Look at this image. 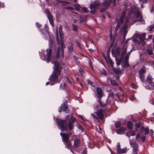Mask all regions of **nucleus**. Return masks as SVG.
I'll use <instances>...</instances> for the list:
<instances>
[{"instance_id":"nucleus-3","label":"nucleus","mask_w":154,"mask_h":154,"mask_svg":"<svg viewBox=\"0 0 154 154\" xmlns=\"http://www.w3.org/2000/svg\"><path fill=\"white\" fill-rule=\"evenodd\" d=\"M131 11L132 13L134 14L136 16V17L138 20L140 21L141 22H144V20L143 19L141 15L140 14L139 12L138 11V9L137 8L136 5H134L132 6L131 8Z\"/></svg>"},{"instance_id":"nucleus-35","label":"nucleus","mask_w":154,"mask_h":154,"mask_svg":"<svg viewBox=\"0 0 154 154\" xmlns=\"http://www.w3.org/2000/svg\"><path fill=\"white\" fill-rule=\"evenodd\" d=\"M147 53L149 55H151L153 54V51L152 50L148 49L147 51Z\"/></svg>"},{"instance_id":"nucleus-31","label":"nucleus","mask_w":154,"mask_h":154,"mask_svg":"<svg viewBox=\"0 0 154 154\" xmlns=\"http://www.w3.org/2000/svg\"><path fill=\"white\" fill-rule=\"evenodd\" d=\"M122 24V23H121L120 22V21H119V22L117 23V25L116 28V31H117L118 30V29L120 27V25Z\"/></svg>"},{"instance_id":"nucleus-25","label":"nucleus","mask_w":154,"mask_h":154,"mask_svg":"<svg viewBox=\"0 0 154 154\" xmlns=\"http://www.w3.org/2000/svg\"><path fill=\"white\" fill-rule=\"evenodd\" d=\"M146 34L145 33H143L142 34L140 35L139 37V38L141 41L144 40L145 39Z\"/></svg>"},{"instance_id":"nucleus-46","label":"nucleus","mask_w":154,"mask_h":154,"mask_svg":"<svg viewBox=\"0 0 154 154\" xmlns=\"http://www.w3.org/2000/svg\"><path fill=\"white\" fill-rule=\"evenodd\" d=\"M82 11L85 12H87L88 11V9L86 8L83 7L82 8Z\"/></svg>"},{"instance_id":"nucleus-47","label":"nucleus","mask_w":154,"mask_h":154,"mask_svg":"<svg viewBox=\"0 0 154 154\" xmlns=\"http://www.w3.org/2000/svg\"><path fill=\"white\" fill-rule=\"evenodd\" d=\"M126 149H121L120 152H119V153H125L126 150Z\"/></svg>"},{"instance_id":"nucleus-24","label":"nucleus","mask_w":154,"mask_h":154,"mask_svg":"<svg viewBox=\"0 0 154 154\" xmlns=\"http://www.w3.org/2000/svg\"><path fill=\"white\" fill-rule=\"evenodd\" d=\"M131 14V12H129V13H128V16L126 18V19L125 20V22L126 24L129 23V24H132V23H131V21H130V20H128V19L129 18V16Z\"/></svg>"},{"instance_id":"nucleus-50","label":"nucleus","mask_w":154,"mask_h":154,"mask_svg":"<svg viewBox=\"0 0 154 154\" xmlns=\"http://www.w3.org/2000/svg\"><path fill=\"white\" fill-rule=\"evenodd\" d=\"M94 10H92L90 12L92 14H94L96 12V9H93Z\"/></svg>"},{"instance_id":"nucleus-13","label":"nucleus","mask_w":154,"mask_h":154,"mask_svg":"<svg viewBox=\"0 0 154 154\" xmlns=\"http://www.w3.org/2000/svg\"><path fill=\"white\" fill-rule=\"evenodd\" d=\"M96 115L98 118L102 120L104 117L103 111L102 109L97 110L96 112Z\"/></svg>"},{"instance_id":"nucleus-6","label":"nucleus","mask_w":154,"mask_h":154,"mask_svg":"<svg viewBox=\"0 0 154 154\" xmlns=\"http://www.w3.org/2000/svg\"><path fill=\"white\" fill-rule=\"evenodd\" d=\"M72 132L70 131L69 134L60 133V135L62 137V140L64 142H67L69 140V137L72 134Z\"/></svg>"},{"instance_id":"nucleus-12","label":"nucleus","mask_w":154,"mask_h":154,"mask_svg":"<svg viewBox=\"0 0 154 154\" xmlns=\"http://www.w3.org/2000/svg\"><path fill=\"white\" fill-rule=\"evenodd\" d=\"M47 52L46 56H47V62L48 63L51 59V55L52 52L51 49L50 48H47L46 50Z\"/></svg>"},{"instance_id":"nucleus-52","label":"nucleus","mask_w":154,"mask_h":154,"mask_svg":"<svg viewBox=\"0 0 154 154\" xmlns=\"http://www.w3.org/2000/svg\"><path fill=\"white\" fill-rule=\"evenodd\" d=\"M91 115L95 119L97 120H98V118L95 115H93L92 113L91 114Z\"/></svg>"},{"instance_id":"nucleus-2","label":"nucleus","mask_w":154,"mask_h":154,"mask_svg":"<svg viewBox=\"0 0 154 154\" xmlns=\"http://www.w3.org/2000/svg\"><path fill=\"white\" fill-rule=\"evenodd\" d=\"M54 64L55 65V67L54 68V71L50 77L49 79L53 82H54L55 83L60 82V79L58 78L59 76L60 75V63L57 61L55 60L54 61Z\"/></svg>"},{"instance_id":"nucleus-60","label":"nucleus","mask_w":154,"mask_h":154,"mask_svg":"<svg viewBox=\"0 0 154 154\" xmlns=\"http://www.w3.org/2000/svg\"><path fill=\"white\" fill-rule=\"evenodd\" d=\"M100 105L101 106H102V107H105L106 106V104H104V103H103L102 102H101V104L102 105H101L100 104Z\"/></svg>"},{"instance_id":"nucleus-27","label":"nucleus","mask_w":154,"mask_h":154,"mask_svg":"<svg viewBox=\"0 0 154 154\" xmlns=\"http://www.w3.org/2000/svg\"><path fill=\"white\" fill-rule=\"evenodd\" d=\"M65 145L68 149H70L71 147V144L70 142L68 141L67 142H65Z\"/></svg>"},{"instance_id":"nucleus-63","label":"nucleus","mask_w":154,"mask_h":154,"mask_svg":"<svg viewBox=\"0 0 154 154\" xmlns=\"http://www.w3.org/2000/svg\"><path fill=\"white\" fill-rule=\"evenodd\" d=\"M45 29L47 32L48 31V27L46 25H45Z\"/></svg>"},{"instance_id":"nucleus-62","label":"nucleus","mask_w":154,"mask_h":154,"mask_svg":"<svg viewBox=\"0 0 154 154\" xmlns=\"http://www.w3.org/2000/svg\"><path fill=\"white\" fill-rule=\"evenodd\" d=\"M67 8L68 10H72L73 9L72 7H67Z\"/></svg>"},{"instance_id":"nucleus-55","label":"nucleus","mask_w":154,"mask_h":154,"mask_svg":"<svg viewBox=\"0 0 154 154\" xmlns=\"http://www.w3.org/2000/svg\"><path fill=\"white\" fill-rule=\"evenodd\" d=\"M36 24L37 25V26L38 28H40L42 26L41 25V24H39V23H36Z\"/></svg>"},{"instance_id":"nucleus-28","label":"nucleus","mask_w":154,"mask_h":154,"mask_svg":"<svg viewBox=\"0 0 154 154\" xmlns=\"http://www.w3.org/2000/svg\"><path fill=\"white\" fill-rule=\"evenodd\" d=\"M121 125V123L119 121H117L116 122L115 124V126L116 128H118Z\"/></svg>"},{"instance_id":"nucleus-23","label":"nucleus","mask_w":154,"mask_h":154,"mask_svg":"<svg viewBox=\"0 0 154 154\" xmlns=\"http://www.w3.org/2000/svg\"><path fill=\"white\" fill-rule=\"evenodd\" d=\"M146 71V68L144 67H143L139 71V74L140 75H143V73L145 72Z\"/></svg>"},{"instance_id":"nucleus-8","label":"nucleus","mask_w":154,"mask_h":154,"mask_svg":"<svg viewBox=\"0 0 154 154\" xmlns=\"http://www.w3.org/2000/svg\"><path fill=\"white\" fill-rule=\"evenodd\" d=\"M61 47L60 48V47H58V50L57 52V53L56 54V57L57 58H58L60 56L59 54H61V55L62 57L63 56V50L62 48L63 46V43H61Z\"/></svg>"},{"instance_id":"nucleus-20","label":"nucleus","mask_w":154,"mask_h":154,"mask_svg":"<svg viewBox=\"0 0 154 154\" xmlns=\"http://www.w3.org/2000/svg\"><path fill=\"white\" fill-rule=\"evenodd\" d=\"M106 60L107 63L109 64H110L112 68H113V63L112 60L110 58H108Z\"/></svg>"},{"instance_id":"nucleus-49","label":"nucleus","mask_w":154,"mask_h":154,"mask_svg":"<svg viewBox=\"0 0 154 154\" xmlns=\"http://www.w3.org/2000/svg\"><path fill=\"white\" fill-rule=\"evenodd\" d=\"M141 139L142 142H144L146 139V137L145 136H142L141 137Z\"/></svg>"},{"instance_id":"nucleus-9","label":"nucleus","mask_w":154,"mask_h":154,"mask_svg":"<svg viewBox=\"0 0 154 154\" xmlns=\"http://www.w3.org/2000/svg\"><path fill=\"white\" fill-rule=\"evenodd\" d=\"M100 5V3L98 1L96 0L95 1L92 2L90 5L89 8L91 9H96L97 7Z\"/></svg>"},{"instance_id":"nucleus-21","label":"nucleus","mask_w":154,"mask_h":154,"mask_svg":"<svg viewBox=\"0 0 154 154\" xmlns=\"http://www.w3.org/2000/svg\"><path fill=\"white\" fill-rule=\"evenodd\" d=\"M115 59L116 62V63L117 64V66H118L121 64L122 60L120 58H119L118 57H116Z\"/></svg>"},{"instance_id":"nucleus-59","label":"nucleus","mask_w":154,"mask_h":154,"mask_svg":"<svg viewBox=\"0 0 154 154\" xmlns=\"http://www.w3.org/2000/svg\"><path fill=\"white\" fill-rule=\"evenodd\" d=\"M145 129V128L143 127H141L140 128V131L142 132L143 131H144Z\"/></svg>"},{"instance_id":"nucleus-53","label":"nucleus","mask_w":154,"mask_h":154,"mask_svg":"<svg viewBox=\"0 0 154 154\" xmlns=\"http://www.w3.org/2000/svg\"><path fill=\"white\" fill-rule=\"evenodd\" d=\"M66 80L68 83H69L70 85H71L72 84V82L71 80L68 78H67Z\"/></svg>"},{"instance_id":"nucleus-7","label":"nucleus","mask_w":154,"mask_h":154,"mask_svg":"<svg viewBox=\"0 0 154 154\" xmlns=\"http://www.w3.org/2000/svg\"><path fill=\"white\" fill-rule=\"evenodd\" d=\"M45 12L47 15V17L50 22V24L52 26H54V19L51 13L47 10H45Z\"/></svg>"},{"instance_id":"nucleus-5","label":"nucleus","mask_w":154,"mask_h":154,"mask_svg":"<svg viewBox=\"0 0 154 154\" xmlns=\"http://www.w3.org/2000/svg\"><path fill=\"white\" fill-rule=\"evenodd\" d=\"M128 7V6L126 5H125L124 8V10H123L121 13L120 20V23H122L123 22L125 19V16L126 14V12L127 10V8Z\"/></svg>"},{"instance_id":"nucleus-43","label":"nucleus","mask_w":154,"mask_h":154,"mask_svg":"<svg viewBox=\"0 0 154 154\" xmlns=\"http://www.w3.org/2000/svg\"><path fill=\"white\" fill-rule=\"evenodd\" d=\"M80 73L81 75L82 76H84L85 74V72L82 70H80Z\"/></svg>"},{"instance_id":"nucleus-4","label":"nucleus","mask_w":154,"mask_h":154,"mask_svg":"<svg viewBox=\"0 0 154 154\" xmlns=\"http://www.w3.org/2000/svg\"><path fill=\"white\" fill-rule=\"evenodd\" d=\"M96 91L97 93L96 94L99 99V100L98 101L99 102V104H100L101 105H102L101 104V99L102 97L103 94V91L101 88L99 87H97V88Z\"/></svg>"},{"instance_id":"nucleus-37","label":"nucleus","mask_w":154,"mask_h":154,"mask_svg":"<svg viewBox=\"0 0 154 154\" xmlns=\"http://www.w3.org/2000/svg\"><path fill=\"white\" fill-rule=\"evenodd\" d=\"M154 26L153 25H151L149 27L148 30L149 31H153Z\"/></svg>"},{"instance_id":"nucleus-44","label":"nucleus","mask_w":154,"mask_h":154,"mask_svg":"<svg viewBox=\"0 0 154 154\" xmlns=\"http://www.w3.org/2000/svg\"><path fill=\"white\" fill-rule=\"evenodd\" d=\"M58 2H60L62 4H68L70 3L69 2H66V1H59Z\"/></svg>"},{"instance_id":"nucleus-39","label":"nucleus","mask_w":154,"mask_h":154,"mask_svg":"<svg viewBox=\"0 0 154 154\" xmlns=\"http://www.w3.org/2000/svg\"><path fill=\"white\" fill-rule=\"evenodd\" d=\"M144 131H145V135L147 134H149V130L148 128H146L145 129Z\"/></svg>"},{"instance_id":"nucleus-33","label":"nucleus","mask_w":154,"mask_h":154,"mask_svg":"<svg viewBox=\"0 0 154 154\" xmlns=\"http://www.w3.org/2000/svg\"><path fill=\"white\" fill-rule=\"evenodd\" d=\"M140 79L142 82H143L145 81L144 75H140Z\"/></svg>"},{"instance_id":"nucleus-32","label":"nucleus","mask_w":154,"mask_h":154,"mask_svg":"<svg viewBox=\"0 0 154 154\" xmlns=\"http://www.w3.org/2000/svg\"><path fill=\"white\" fill-rule=\"evenodd\" d=\"M113 71L116 74H119L121 72V70L119 68H118V69H114L113 68Z\"/></svg>"},{"instance_id":"nucleus-26","label":"nucleus","mask_w":154,"mask_h":154,"mask_svg":"<svg viewBox=\"0 0 154 154\" xmlns=\"http://www.w3.org/2000/svg\"><path fill=\"white\" fill-rule=\"evenodd\" d=\"M127 52V50H126V49H125L121 53V57L120 58L122 60H123V59L124 57L125 56V54Z\"/></svg>"},{"instance_id":"nucleus-45","label":"nucleus","mask_w":154,"mask_h":154,"mask_svg":"<svg viewBox=\"0 0 154 154\" xmlns=\"http://www.w3.org/2000/svg\"><path fill=\"white\" fill-rule=\"evenodd\" d=\"M131 133V136H134L135 135V132L134 131H133L130 132Z\"/></svg>"},{"instance_id":"nucleus-51","label":"nucleus","mask_w":154,"mask_h":154,"mask_svg":"<svg viewBox=\"0 0 154 154\" xmlns=\"http://www.w3.org/2000/svg\"><path fill=\"white\" fill-rule=\"evenodd\" d=\"M140 1H142L143 4H146L147 3L148 0H139Z\"/></svg>"},{"instance_id":"nucleus-19","label":"nucleus","mask_w":154,"mask_h":154,"mask_svg":"<svg viewBox=\"0 0 154 154\" xmlns=\"http://www.w3.org/2000/svg\"><path fill=\"white\" fill-rule=\"evenodd\" d=\"M62 26H60L59 27V32L60 36V38H64V35L62 32Z\"/></svg>"},{"instance_id":"nucleus-64","label":"nucleus","mask_w":154,"mask_h":154,"mask_svg":"<svg viewBox=\"0 0 154 154\" xmlns=\"http://www.w3.org/2000/svg\"><path fill=\"white\" fill-rule=\"evenodd\" d=\"M131 21L132 22V21H134V22H136L137 21V20H133L132 19H131Z\"/></svg>"},{"instance_id":"nucleus-30","label":"nucleus","mask_w":154,"mask_h":154,"mask_svg":"<svg viewBox=\"0 0 154 154\" xmlns=\"http://www.w3.org/2000/svg\"><path fill=\"white\" fill-rule=\"evenodd\" d=\"M138 146V145H136V148H134L133 152V153L134 154H137L138 149H137V148Z\"/></svg>"},{"instance_id":"nucleus-48","label":"nucleus","mask_w":154,"mask_h":154,"mask_svg":"<svg viewBox=\"0 0 154 154\" xmlns=\"http://www.w3.org/2000/svg\"><path fill=\"white\" fill-rule=\"evenodd\" d=\"M140 35L138 33H136L134 34V36L135 37H138L139 38Z\"/></svg>"},{"instance_id":"nucleus-57","label":"nucleus","mask_w":154,"mask_h":154,"mask_svg":"<svg viewBox=\"0 0 154 154\" xmlns=\"http://www.w3.org/2000/svg\"><path fill=\"white\" fill-rule=\"evenodd\" d=\"M154 100H150L149 102L151 104L154 105Z\"/></svg>"},{"instance_id":"nucleus-36","label":"nucleus","mask_w":154,"mask_h":154,"mask_svg":"<svg viewBox=\"0 0 154 154\" xmlns=\"http://www.w3.org/2000/svg\"><path fill=\"white\" fill-rule=\"evenodd\" d=\"M117 151L118 152V153H119V152H120L121 149L120 146V144L119 143H118L117 146Z\"/></svg>"},{"instance_id":"nucleus-41","label":"nucleus","mask_w":154,"mask_h":154,"mask_svg":"<svg viewBox=\"0 0 154 154\" xmlns=\"http://www.w3.org/2000/svg\"><path fill=\"white\" fill-rule=\"evenodd\" d=\"M72 27L73 30H74L75 31H76L77 29V26L74 25H72Z\"/></svg>"},{"instance_id":"nucleus-34","label":"nucleus","mask_w":154,"mask_h":154,"mask_svg":"<svg viewBox=\"0 0 154 154\" xmlns=\"http://www.w3.org/2000/svg\"><path fill=\"white\" fill-rule=\"evenodd\" d=\"M140 125L139 123V124L137 123L135 124V129L137 131H138V129L140 127Z\"/></svg>"},{"instance_id":"nucleus-54","label":"nucleus","mask_w":154,"mask_h":154,"mask_svg":"<svg viewBox=\"0 0 154 154\" xmlns=\"http://www.w3.org/2000/svg\"><path fill=\"white\" fill-rule=\"evenodd\" d=\"M140 137V134L139 133L137 134L136 136V139H138Z\"/></svg>"},{"instance_id":"nucleus-56","label":"nucleus","mask_w":154,"mask_h":154,"mask_svg":"<svg viewBox=\"0 0 154 154\" xmlns=\"http://www.w3.org/2000/svg\"><path fill=\"white\" fill-rule=\"evenodd\" d=\"M56 39L57 41V44H60V42L59 41V39L58 37L57 36V37H56Z\"/></svg>"},{"instance_id":"nucleus-22","label":"nucleus","mask_w":154,"mask_h":154,"mask_svg":"<svg viewBox=\"0 0 154 154\" xmlns=\"http://www.w3.org/2000/svg\"><path fill=\"white\" fill-rule=\"evenodd\" d=\"M127 126L128 128L130 130H132L133 128L132 123L131 121H129L127 122Z\"/></svg>"},{"instance_id":"nucleus-17","label":"nucleus","mask_w":154,"mask_h":154,"mask_svg":"<svg viewBox=\"0 0 154 154\" xmlns=\"http://www.w3.org/2000/svg\"><path fill=\"white\" fill-rule=\"evenodd\" d=\"M112 0H105L103 3V5L105 7L109 6L112 2Z\"/></svg>"},{"instance_id":"nucleus-58","label":"nucleus","mask_w":154,"mask_h":154,"mask_svg":"<svg viewBox=\"0 0 154 154\" xmlns=\"http://www.w3.org/2000/svg\"><path fill=\"white\" fill-rule=\"evenodd\" d=\"M75 6L77 7H76L77 10H79V9L80 6H79V5H76Z\"/></svg>"},{"instance_id":"nucleus-1","label":"nucleus","mask_w":154,"mask_h":154,"mask_svg":"<svg viewBox=\"0 0 154 154\" xmlns=\"http://www.w3.org/2000/svg\"><path fill=\"white\" fill-rule=\"evenodd\" d=\"M75 118L72 115L71 116H68L67 120L68 122V124L67 126L66 122L64 120L57 119V125L60 126V129L62 131L63 130L67 131L68 129L69 131H71L73 127V123L75 122Z\"/></svg>"},{"instance_id":"nucleus-16","label":"nucleus","mask_w":154,"mask_h":154,"mask_svg":"<svg viewBox=\"0 0 154 154\" xmlns=\"http://www.w3.org/2000/svg\"><path fill=\"white\" fill-rule=\"evenodd\" d=\"M125 130V127H121L117 131L116 133L118 134H121L123 133Z\"/></svg>"},{"instance_id":"nucleus-11","label":"nucleus","mask_w":154,"mask_h":154,"mask_svg":"<svg viewBox=\"0 0 154 154\" xmlns=\"http://www.w3.org/2000/svg\"><path fill=\"white\" fill-rule=\"evenodd\" d=\"M66 103L63 104L61 105V106L58 109V111L59 112H61L62 110L65 111L66 113L67 112V104Z\"/></svg>"},{"instance_id":"nucleus-40","label":"nucleus","mask_w":154,"mask_h":154,"mask_svg":"<svg viewBox=\"0 0 154 154\" xmlns=\"http://www.w3.org/2000/svg\"><path fill=\"white\" fill-rule=\"evenodd\" d=\"M87 82L88 84H90L91 86H94L93 82L90 80H88Z\"/></svg>"},{"instance_id":"nucleus-14","label":"nucleus","mask_w":154,"mask_h":154,"mask_svg":"<svg viewBox=\"0 0 154 154\" xmlns=\"http://www.w3.org/2000/svg\"><path fill=\"white\" fill-rule=\"evenodd\" d=\"M131 52H129L126 54L125 58L124 59L123 62L125 66H128V62L129 59V56L130 55Z\"/></svg>"},{"instance_id":"nucleus-10","label":"nucleus","mask_w":154,"mask_h":154,"mask_svg":"<svg viewBox=\"0 0 154 154\" xmlns=\"http://www.w3.org/2000/svg\"><path fill=\"white\" fill-rule=\"evenodd\" d=\"M153 78L152 76L149 74L148 75L146 79L147 82L152 86H154V82H153Z\"/></svg>"},{"instance_id":"nucleus-38","label":"nucleus","mask_w":154,"mask_h":154,"mask_svg":"<svg viewBox=\"0 0 154 154\" xmlns=\"http://www.w3.org/2000/svg\"><path fill=\"white\" fill-rule=\"evenodd\" d=\"M68 50L69 52H72L73 51V45H71L68 47Z\"/></svg>"},{"instance_id":"nucleus-18","label":"nucleus","mask_w":154,"mask_h":154,"mask_svg":"<svg viewBox=\"0 0 154 154\" xmlns=\"http://www.w3.org/2000/svg\"><path fill=\"white\" fill-rule=\"evenodd\" d=\"M80 143V141L79 139H76L74 141V146L76 148H77Z\"/></svg>"},{"instance_id":"nucleus-29","label":"nucleus","mask_w":154,"mask_h":154,"mask_svg":"<svg viewBox=\"0 0 154 154\" xmlns=\"http://www.w3.org/2000/svg\"><path fill=\"white\" fill-rule=\"evenodd\" d=\"M110 82L111 83V84L113 85L117 86L118 85V83L114 80H111Z\"/></svg>"},{"instance_id":"nucleus-42","label":"nucleus","mask_w":154,"mask_h":154,"mask_svg":"<svg viewBox=\"0 0 154 154\" xmlns=\"http://www.w3.org/2000/svg\"><path fill=\"white\" fill-rule=\"evenodd\" d=\"M100 71V73L102 74L105 75L106 73V71L104 69H101Z\"/></svg>"},{"instance_id":"nucleus-15","label":"nucleus","mask_w":154,"mask_h":154,"mask_svg":"<svg viewBox=\"0 0 154 154\" xmlns=\"http://www.w3.org/2000/svg\"><path fill=\"white\" fill-rule=\"evenodd\" d=\"M120 49L118 48L114 52L112 51V52L114 54L115 58L118 57H119L120 54Z\"/></svg>"},{"instance_id":"nucleus-61","label":"nucleus","mask_w":154,"mask_h":154,"mask_svg":"<svg viewBox=\"0 0 154 154\" xmlns=\"http://www.w3.org/2000/svg\"><path fill=\"white\" fill-rule=\"evenodd\" d=\"M49 84H50V85H54V84H51L50 83H49V82H47L46 83V85H49Z\"/></svg>"}]
</instances>
